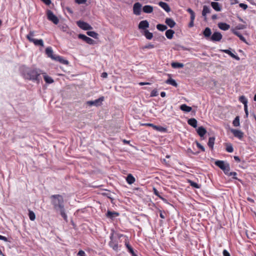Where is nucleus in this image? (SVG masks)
<instances>
[{
	"instance_id": "f257e3e1",
	"label": "nucleus",
	"mask_w": 256,
	"mask_h": 256,
	"mask_svg": "<svg viewBox=\"0 0 256 256\" xmlns=\"http://www.w3.org/2000/svg\"><path fill=\"white\" fill-rule=\"evenodd\" d=\"M50 198L54 209L56 211H60L61 216L67 222L68 216L65 212L64 200L62 196L60 194H54L50 196Z\"/></svg>"
},
{
	"instance_id": "f03ea898",
	"label": "nucleus",
	"mask_w": 256,
	"mask_h": 256,
	"mask_svg": "<svg viewBox=\"0 0 256 256\" xmlns=\"http://www.w3.org/2000/svg\"><path fill=\"white\" fill-rule=\"evenodd\" d=\"M22 74L25 79L36 80L41 74L40 70L34 68H26L22 70Z\"/></svg>"
},
{
	"instance_id": "7ed1b4c3",
	"label": "nucleus",
	"mask_w": 256,
	"mask_h": 256,
	"mask_svg": "<svg viewBox=\"0 0 256 256\" xmlns=\"http://www.w3.org/2000/svg\"><path fill=\"white\" fill-rule=\"evenodd\" d=\"M122 237H124L126 238V237L127 236L121 234H116V236H114V232H112L110 237V241L108 243L109 246L114 250L118 251L119 250L120 247L118 246V240L120 239Z\"/></svg>"
},
{
	"instance_id": "20e7f679",
	"label": "nucleus",
	"mask_w": 256,
	"mask_h": 256,
	"mask_svg": "<svg viewBox=\"0 0 256 256\" xmlns=\"http://www.w3.org/2000/svg\"><path fill=\"white\" fill-rule=\"evenodd\" d=\"M46 53L48 56L52 60L65 65L69 64L68 61L64 59L62 56L54 54L52 49H46Z\"/></svg>"
},
{
	"instance_id": "39448f33",
	"label": "nucleus",
	"mask_w": 256,
	"mask_h": 256,
	"mask_svg": "<svg viewBox=\"0 0 256 256\" xmlns=\"http://www.w3.org/2000/svg\"><path fill=\"white\" fill-rule=\"evenodd\" d=\"M34 31H30L29 34L26 36L27 38L30 42H33L34 45L36 46H43L44 42L42 40L40 39L37 40L34 38Z\"/></svg>"
},
{
	"instance_id": "423d86ee",
	"label": "nucleus",
	"mask_w": 256,
	"mask_h": 256,
	"mask_svg": "<svg viewBox=\"0 0 256 256\" xmlns=\"http://www.w3.org/2000/svg\"><path fill=\"white\" fill-rule=\"evenodd\" d=\"M214 164L222 170L226 174L230 170V164L223 160H218L215 162Z\"/></svg>"
},
{
	"instance_id": "0eeeda50",
	"label": "nucleus",
	"mask_w": 256,
	"mask_h": 256,
	"mask_svg": "<svg viewBox=\"0 0 256 256\" xmlns=\"http://www.w3.org/2000/svg\"><path fill=\"white\" fill-rule=\"evenodd\" d=\"M47 18L49 20L55 24H57L59 22L58 17L50 10L47 11Z\"/></svg>"
},
{
	"instance_id": "6e6552de",
	"label": "nucleus",
	"mask_w": 256,
	"mask_h": 256,
	"mask_svg": "<svg viewBox=\"0 0 256 256\" xmlns=\"http://www.w3.org/2000/svg\"><path fill=\"white\" fill-rule=\"evenodd\" d=\"M77 26L83 30H90L92 28V26L88 23L82 20H78L76 22Z\"/></svg>"
},
{
	"instance_id": "1a4fd4ad",
	"label": "nucleus",
	"mask_w": 256,
	"mask_h": 256,
	"mask_svg": "<svg viewBox=\"0 0 256 256\" xmlns=\"http://www.w3.org/2000/svg\"><path fill=\"white\" fill-rule=\"evenodd\" d=\"M104 100V97L101 96L98 99H96L94 101L90 100L86 102L88 106H100L102 104V102Z\"/></svg>"
},
{
	"instance_id": "9d476101",
	"label": "nucleus",
	"mask_w": 256,
	"mask_h": 256,
	"mask_svg": "<svg viewBox=\"0 0 256 256\" xmlns=\"http://www.w3.org/2000/svg\"><path fill=\"white\" fill-rule=\"evenodd\" d=\"M124 244L127 248L128 252L131 254L132 256H138L134 252L132 248L130 246L129 242V240L128 237H126V239L124 240Z\"/></svg>"
},
{
	"instance_id": "9b49d317",
	"label": "nucleus",
	"mask_w": 256,
	"mask_h": 256,
	"mask_svg": "<svg viewBox=\"0 0 256 256\" xmlns=\"http://www.w3.org/2000/svg\"><path fill=\"white\" fill-rule=\"evenodd\" d=\"M149 23L148 20H144L140 21L138 24V28L142 30V32L146 30V28L149 27Z\"/></svg>"
},
{
	"instance_id": "f8f14e48",
	"label": "nucleus",
	"mask_w": 256,
	"mask_h": 256,
	"mask_svg": "<svg viewBox=\"0 0 256 256\" xmlns=\"http://www.w3.org/2000/svg\"><path fill=\"white\" fill-rule=\"evenodd\" d=\"M142 10V5L139 2H136L134 4L133 6L134 14L136 16H139Z\"/></svg>"
},
{
	"instance_id": "ddd939ff",
	"label": "nucleus",
	"mask_w": 256,
	"mask_h": 256,
	"mask_svg": "<svg viewBox=\"0 0 256 256\" xmlns=\"http://www.w3.org/2000/svg\"><path fill=\"white\" fill-rule=\"evenodd\" d=\"M222 38V35L220 32H214L210 38V40L218 42Z\"/></svg>"
},
{
	"instance_id": "4468645a",
	"label": "nucleus",
	"mask_w": 256,
	"mask_h": 256,
	"mask_svg": "<svg viewBox=\"0 0 256 256\" xmlns=\"http://www.w3.org/2000/svg\"><path fill=\"white\" fill-rule=\"evenodd\" d=\"M230 131L235 137L238 138L240 140H242L244 137V133L240 130L232 129Z\"/></svg>"
},
{
	"instance_id": "2eb2a0df",
	"label": "nucleus",
	"mask_w": 256,
	"mask_h": 256,
	"mask_svg": "<svg viewBox=\"0 0 256 256\" xmlns=\"http://www.w3.org/2000/svg\"><path fill=\"white\" fill-rule=\"evenodd\" d=\"M78 38L89 44H92L94 42L92 39L83 34H79Z\"/></svg>"
},
{
	"instance_id": "dca6fc26",
	"label": "nucleus",
	"mask_w": 256,
	"mask_h": 256,
	"mask_svg": "<svg viewBox=\"0 0 256 256\" xmlns=\"http://www.w3.org/2000/svg\"><path fill=\"white\" fill-rule=\"evenodd\" d=\"M211 12L210 8L206 6H203V10L202 11V16L204 18V20H206L207 18H206V14H210Z\"/></svg>"
},
{
	"instance_id": "f3484780",
	"label": "nucleus",
	"mask_w": 256,
	"mask_h": 256,
	"mask_svg": "<svg viewBox=\"0 0 256 256\" xmlns=\"http://www.w3.org/2000/svg\"><path fill=\"white\" fill-rule=\"evenodd\" d=\"M203 34L206 40H210L211 37L212 32L209 28H206L203 31Z\"/></svg>"
},
{
	"instance_id": "a211bd4d",
	"label": "nucleus",
	"mask_w": 256,
	"mask_h": 256,
	"mask_svg": "<svg viewBox=\"0 0 256 256\" xmlns=\"http://www.w3.org/2000/svg\"><path fill=\"white\" fill-rule=\"evenodd\" d=\"M212 7L216 12H220L222 10L221 5L218 2H211Z\"/></svg>"
},
{
	"instance_id": "6ab92c4d",
	"label": "nucleus",
	"mask_w": 256,
	"mask_h": 256,
	"mask_svg": "<svg viewBox=\"0 0 256 256\" xmlns=\"http://www.w3.org/2000/svg\"><path fill=\"white\" fill-rule=\"evenodd\" d=\"M119 216V214L116 212H111L108 210L106 214V216L108 218L112 220L114 218Z\"/></svg>"
},
{
	"instance_id": "aec40b11",
	"label": "nucleus",
	"mask_w": 256,
	"mask_h": 256,
	"mask_svg": "<svg viewBox=\"0 0 256 256\" xmlns=\"http://www.w3.org/2000/svg\"><path fill=\"white\" fill-rule=\"evenodd\" d=\"M165 22L170 28H174L176 24V22L171 18H166Z\"/></svg>"
},
{
	"instance_id": "412c9836",
	"label": "nucleus",
	"mask_w": 256,
	"mask_h": 256,
	"mask_svg": "<svg viewBox=\"0 0 256 256\" xmlns=\"http://www.w3.org/2000/svg\"><path fill=\"white\" fill-rule=\"evenodd\" d=\"M218 28L223 30H228L230 28V26L224 22H220L218 24Z\"/></svg>"
},
{
	"instance_id": "4be33fe9",
	"label": "nucleus",
	"mask_w": 256,
	"mask_h": 256,
	"mask_svg": "<svg viewBox=\"0 0 256 256\" xmlns=\"http://www.w3.org/2000/svg\"><path fill=\"white\" fill-rule=\"evenodd\" d=\"M197 132L200 137H202L206 134V130L203 126H200L197 129Z\"/></svg>"
},
{
	"instance_id": "5701e85b",
	"label": "nucleus",
	"mask_w": 256,
	"mask_h": 256,
	"mask_svg": "<svg viewBox=\"0 0 256 256\" xmlns=\"http://www.w3.org/2000/svg\"><path fill=\"white\" fill-rule=\"evenodd\" d=\"M231 30L232 32L236 36H238L240 40L244 42H246L245 38L240 34V32L236 30V29H232Z\"/></svg>"
},
{
	"instance_id": "b1692460",
	"label": "nucleus",
	"mask_w": 256,
	"mask_h": 256,
	"mask_svg": "<svg viewBox=\"0 0 256 256\" xmlns=\"http://www.w3.org/2000/svg\"><path fill=\"white\" fill-rule=\"evenodd\" d=\"M142 10L145 13L150 14L152 12L153 8L150 5H146L142 8Z\"/></svg>"
},
{
	"instance_id": "393cba45",
	"label": "nucleus",
	"mask_w": 256,
	"mask_h": 256,
	"mask_svg": "<svg viewBox=\"0 0 256 256\" xmlns=\"http://www.w3.org/2000/svg\"><path fill=\"white\" fill-rule=\"evenodd\" d=\"M188 123L190 126L196 128L197 126V120L194 118H191L188 120Z\"/></svg>"
},
{
	"instance_id": "a878e982",
	"label": "nucleus",
	"mask_w": 256,
	"mask_h": 256,
	"mask_svg": "<svg viewBox=\"0 0 256 256\" xmlns=\"http://www.w3.org/2000/svg\"><path fill=\"white\" fill-rule=\"evenodd\" d=\"M180 109L184 112H188L192 110V108L186 104H182L180 106Z\"/></svg>"
},
{
	"instance_id": "bb28decb",
	"label": "nucleus",
	"mask_w": 256,
	"mask_h": 256,
	"mask_svg": "<svg viewBox=\"0 0 256 256\" xmlns=\"http://www.w3.org/2000/svg\"><path fill=\"white\" fill-rule=\"evenodd\" d=\"M166 84L172 86L174 87H177V86H178V84L176 83V80H174L172 78H168L166 81Z\"/></svg>"
},
{
	"instance_id": "cd10ccee",
	"label": "nucleus",
	"mask_w": 256,
	"mask_h": 256,
	"mask_svg": "<svg viewBox=\"0 0 256 256\" xmlns=\"http://www.w3.org/2000/svg\"><path fill=\"white\" fill-rule=\"evenodd\" d=\"M222 51L226 52V54H230L232 58H234V59L236 60H240L239 57L234 54V53H232L229 49H224L222 50Z\"/></svg>"
},
{
	"instance_id": "c85d7f7f",
	"label": "nucleus",
	"mask_w": 256,
	"mask_h": 256,
	"mask_svg": "<svg viewBox=\"0 0 256 256\" xmlns=\"http://www.w3.org/2000/svg\"><path fill=\"white\" fill-rule=\"evenodd\" d=\"M126 180L128 184H131L134 182L136 180L132 174H129L126 177Z\"/></svg>"
},
{
	"instance_id": "c756f323",
	"label": "nucleus",
	"mask_w": 256,
	"mask_h": 256,
	"mask_svg": "<svg viewBox=\"0 0 256 256\" xmlns=\"http://www.w3.org/2000/svg\"><path fill=\"white\" fill-rule=\"evenodd\" d=\"M142 33L148 40H151L153 37V34L147 30L142 32Z\"/></svg>"
},
{
	"instance_id": "7c9ffc66",
	"label": "nucleus",
	"mask_w": 256,
	"mask_h": 256,
	"mask_svg": "<svg viewBox=\"0 0 256 256\" xmlns=\"http://www.w3.org/2000/svg\"><path fill=\"white\" fill-rule=\"evenodd\" d=\"M161 8H163L167 12H168L171 10L168 4L162 2H161Z\"/></svg>"
},
{
	"instance_id": "2f4dec72",
	"label": "nucleus",
	"mask_w": 256,
	"mask_h": 256,
	"mask_svg": "<svg viewBox=\"0 0 256 256\" xmlns=\"http://www.w3.org/2000/svg\"><path fill=\"white\" fill-rule=\"evenodd\" d=\"M141 126H148L149 127H152L154 130H156L158 131H160V126H155L152 124H150V123L142 124Z\"/></svg>"
},
{
	"instance_id": "473e14b6",
	"label": "nucleus",
	"mask_w": 256,
	"mask_h": 256,
	"mask_svg": "<svg viewBox=\"0 0 256 256\" xmlns=\"http://www.w3.org/2000/svg\"><path fill=\"white\" fill-rule=\"evenodd\" d=\"M166 159H164L162 161L161 160V163L165 164L166 166H168L170 164V156L166 155Z\"/></svg>"
},
{
	"instance_id": "72a5a7b5",
	"label": "nucleus",
	"mask_w": 256,
	"mask_h": 256,
	"mask_svg": "<svg viewBox=\"0 0 256 256\" xmlns=\"http://www.w3.org/2000/svg\"><path fill=\"white\" fill-rule=\"evenodd\" d=\"M171 65L174 68H182L184 66L183 64L178 62H173L172 63Z\"/></svg>"
},
{
	"instance_id": "f704fd0d",
	"label": "nucleus",
	"mask_w": 256,
	"mask_h": 256,
	"mask_svg": "<svg viewBox=\"0 0 256 256\" xmlns=\"http://www.w3.org/2000/svg\"><path fill=\"white\" fill-rule=\"evenodd\" d=\"M174 32L172 30H168L166 32V36L168 39H172L173 37V35Z\"/></svg>"
},
{
	"instance_id": "c9c22d12",
	"label": "nucleus",
	"mask_w": 256,
	"mask_h": 256,
	"mask_svg": "<svg viewBox=\"0 0 256 256\" xmlns=\"http://www.w3.org/2000/svg\"><path fill=\"white\" fill-rule=\"evenodd\" d=\"M214 140L215 138L214 137H210L208 139V145L212 150L214 148Z\"/></svg>"
},
{
	"instance_id": "e433bc0d",
	"label": "nucleus",
	"mask_w": 256,
	"mask_h": 256,
	"mask_svg": "<svg viewBox=\"0 0 256 256\" xmlns=\"http://www.w3.org/2000/svg\"><path fill=\"white\" fill-rule=\"evenodd\" d=\"M86 34L88 36H91L93 38H98V34L96 32L94 31H88V32H87Z\"/></svg>"
},
{
	"instance_id": "4c0bfd02",
	"label": "nucleus",
	"mask_w": 256,
	"mask_h": 256,
	"mask_svg": "<svg viewBox=\"0 0 256 256\" xmlns=\"http://www.w3.org/2000/svg\"><path fill=\"white\" fill-rule=\"evenodd\" d=\"M44 78L45 82L48 84H52L54 82L53 79L51 77L46 75V74H44Z\"/></svg>"
},
{
	"instance_id": "58836bf2",
	"label": "nucleus",
	"mask_w": 256,
	"mask_h": 256,
	"mask_svg": "<svg viewBox=\"0 0 256 256\" xmlns=\"http://www.w3.org/2000/svg\"><path fill=\"white\" fill-rule=\"evenodd\" d=\"M239 100L242 103L244 104V106H248V100L244 96H240L239 98Z\"/></svg>"
},
{
	"instance_id": "ea45409f",
	"label": "nucleus",
	"mask_w": 256,
	"mask_h": 256,
	"mask_svg": "<svg viewBox=\"0 0 256 256\" xmlns=\"http://www.w3.org/2000/svg\"><path fill=\"white\" fill-rule=\"evenodd\" d=\"M226 150L228 152H232L234 151V148L231 144H227L226 145Z\"/></svg>"
},
{
	"instance_id": "a19ab883",
	"label": "nucleus",
	"mask_w": 256,
	"mask_h": 256,
	"mask_svg": "<svg viewBox=\"0 0 256 256\" xmlns=\"http://www.w3.org/2000/svg\"><path fill=\"white\" fill-rule=\"evenodd\" d=\"M28 216L31 220H34L36 218V216L34 213L32 211L30 210H29L28 212Z\"/></svg>"
},
{
	"instance_id": "79ce46f5",
	"label": "nucleus",
	"mask_w": 256,
	"mask_h": 256,
	"mask_svg": "<svg viewBox=\"0 0 256 256\" xmlns=\"http://www.w3.org/2000/svg\"><path fill=\"white\" fill-rule=\"evenodd\" d=\"M232 124L234 126H240V119L238 116H236L232 122Z\"/></svg>"
},
{
	"instance_id": "37998d69",
	"label": "nucleus",
	"mask_w": 256,
	"mask_h": 256,
	"mask_svg": "<svg viewBox=\"0 0 256 256\" xmlns=\"http://www.w3.org/2000/svg\"><path fill=\"white\" fill-rule=\"evenodd\" d=\"M226 175L228 176H233V178L235 180H238V178L236 176L237 175V174L236 172H230V171L228 172V174H226Z\"/></svg>"
},
{
	"instance_id": "c03bdc74",
	"label": "nucleus",
	"mask_w": 256,
	"mask_h": 256,
	"mask_svg": "<svg viewBox=\"0 0 256 256\" xmlns=\"http://www.w3.org/2000/svg\"><path fill=\"white\" fill-rule=\"evenodd\" d=\"M246 28V26L242 24H238L234 29H236V30H243Z\"/></svg>"
},
{
	"instance_id": "a18cd8bd",
	"label": "nucleus",
	"mask_w": 256,
	"mask_h": 256,
	"mask_svg": "<svg viewBox=\"0 0 256 256\" xmlns=\"http://www.w3.org/2000/svg\"><path fill=\"white\" fill-rule=\"evenodd\" d=\"M190 186L196 188H199L198 184L194 182L190 181Z\"/></svg>"
},
{
	"instance_id": "49530a36",
	"label": "nucleus",
	"mask_w": 256,
	"mask_h": 256,
	"mask_svg": "<svg viewBox=\"0 0 256 256\" xmlns=\"http://www.w3.org/2000/svg\"><path fill=\"white\" fill-rule=\"evenodd\" d=\"M75 2L78 4H84L86 2V0H75Z\"/></svg>"
},
{
	"instance_id": "de8ad7c7",
	"label": "nucleus",
	"mask_w": 256,
	"mask_h": 256,
	"mask_svg": "<svg viewBox=\"0 0 256 256\" xmlns=\"http://www.w3.org/2000/svg\"><path fill=\"white\" fill-rule=\"evenodd\" d=\"M78 255L79 256H86V254L85 252L82 250H80L78 253Z\"/></svg>"
},
{
	"instance_id": "09e8293b",
	"label": "nucleus",
	"mask_w": 256,
	"mask_h": 256,
	"mask_svg": "<svg viewBox=\"0 0 256 256\" xmlns=\"http://www.w3.org/2000/svg\"><path fill=\"white\" fill-rule=\"evenodd\" d=\"M239 6L244 10L248 8V6L246 4L243 3L240 4Z\"/></svg>"
},
{
	"instance_id": "8fccbe9b",
	"label": "nucleus",
	"mask_w": 256,
	"mask_h": 256,
	"mask_svg": "<svg viewBox=\"0 0 256 256\" xmlns=\"http://www.w3.org/2000/svg\"><path fill=\"white\" fill-rule=\"evenodd\" d=\"M196 146H197L200 148L202 152H204L205 151V148H204L201 145L200 143L198 142H196Z\"/></svg>"
},
{
	"instance_id": "3c124183",
	"label": "nucleus",
	"mask_w": 256,
	"mask_h": 256,
	"mask_svg": "<svg viewBox=\"0 0 256 256\" xmlns=\"http://www.w3.org/2000/svg\"><path fill=\"white\" fill-rule=\"evenodd\" d=\"M158 94V92L155 90H152L150 93L151 96H157Z\"/></svg>"
},
{
	"instance_id": "603ef678",
	"label": "nucleus",
	"mask_w": 256,
	"mask_h": 256,
	"mask_svg": "<svg viewBox=\"0 0 256 256\" xmlns=\"http://www.w3.org/2000/svg\"><path fill=\"white\" fill-rule=\"evenodd\" d=\"M153 191L156 195L160 198V194L155 188H153Z\"/></svg>"
},
{
	"instance_id": "864d4df0",
	"label": "nucleus",
	"mask_w": 256,
	"mask_h": 256,
	"mask_svg": "<svg viewBox=\"0 0 256 256\" xmlns=\"http://www.w3.org/2000/svg\"><path fill=\"white\" fill-rule=\"evenodd\" d=\"M244 112H245V114H246V118L248 117V106H244Z\"/></svg>"
},
{
	"instance_id": "5fc2aeb1",
	"label": "nucleus",
	"mask_w": 256,
	"mask_h": 256,
	"mask_svg": "<svg viewBox=\"0 0 256 256\" xmlns=\"http://www.w3.org/2000/svg\"><path fill=\"white\" fill-rule=\"evenodd\" d=\"M46 5H50L51 4V0H41Z\"/></svg>"
},
{
	"instance_id": "6e6d98bb",
	"label": "nucleus",
	"mask_w": 256,
	"mask_h": 256,
	"mask_svg": "<svg viewBox=\"0 0 256 256\" xmlns=\"http://www.w3.org/2000/svg\"><path fill=\"white\" fill-rule=\"evenodd\" d=\"M222 253L224 256H230V253L226 250H224Z\"/></svg>"
},
{
	"instance_id": "4d7b16f0",
	"label": "nucleus",
	"mask_w": 256,
	"mask_h": 256,
	"mask_svg": "<svg viewBox=\"0 0 256 256\" xmlns=\"http://www.w3.org/2000/svg\"><path fill=\"white\" fill-rule=\"evenodd\" d=\"M0 240H4V242H8V241L7 238H6V236H2V235H0Z\"/></svg>"
},
{
	"instance_id": "13d9d810",
	"label": "nucleus",
	"mask_w": 256,
	"mask_h": 256,
	"mask_svg": "<svg viewBox=\"0 0 256 256\" xmlns=\"http://www.w3.org/2000/svg\"><path fill=\"white\" fill-rule=\"evenodd\" d=\"M167 29L166 26L161 24V31H164Z\"/></svg>"
},
{
	"instance_id": "bf43d9fd",
	"label": "nucleus",
	"mask_w": 256,
	"mask_h": 256,
	"mask_svg": "<svg viewBox=\"0 0 256 256\" xmlns=\"http://www.w3.org/2000/svg\"><path fill=\"white\" fill-rule=\"evenodd\" d=\"M234 160L236 162H240V158L238 156H234Z\"/></svg>"
},
{
	"instance_id": "052dcab7",
	"label": "nucleus",
	"mask_w": 256,
	"mask_h": 256,
	"mask_svg": "<svg viewBox=\"0 0 256 256\" xmlns=\"http://www.w3.org/2000/svg\"><path fill=\"white\" fill-rule=\"evenodd\" d=\"M101 76L103 78H106L108 76V74L106 72H104L102 74Z\"/></svg>"
},
{
	"instance_id": "680f3d73",
	"label": "nucleus",
	"mask_w": 256,
	"mask_h": 256,
	"mask_svg": "<svg viewBox=\"0 0 256 256\" xmlns=\"http://www.w3.org/2000/svg\"><path fill=\"white\" fill-rule=\"evenodd\" d=\"M190 20L194 21L195 18V13L190 14Z\"/></svg>"
},
{
	"instance_id": "e2e57ef3",
	"label": "nucleus",
	"mask_w": 256,
	"mask_h": 256,
	"mask_svg": "<svg viewBox=\"0 0 256 256\" xmlns=\"http://www.w3.org/2000/svg\"><path fill=\"white\" fill-rule=\"evenodd\" d=\"M187 12H188L190 14L194 13V12L190 8H188L187 10Z\"/></svg>"
},
{
	"instance_id": "0e129e2a",
	"label": "nucleus",
	"mask_w": 256,
	"mask_h": 256,
	"mask_svg": "<svg viewBox=\"0 0 256 256\" xmlns=\"http://www.w3.org/2000/svg\"><path fill=\"white\" fill-rule=\"evenodd\" d=\"M194 21H193V20H192H192H190V23H189V24H188V26H189V27L191 28V27H192V26H194Z\"/></svg>"
},
{
	"instance_id": "69168bd1",
	"label": "nucleus",
	"mask_w": 256,
	"mask_h": 256,
	"mask_svg": "<svg viewBox=\"0 0 256 256\" xmlns=\"http://www.w3.org/2000/svg\"><path fill=\"white\" fill-rule=\"evenodd\" d=\"M218 16H217V15L216 14H213L212 16V18L213 20H216Z\"/></svg>"
},
{
	"instance_id": "338daca9",
	"label": "nucleus",
	"mask_w": 256,
	"mask_h": 256,
	"mask_svg": "<svg viewBox=\"0 0 256 256\" xmlns=\"http://www.w3.org/2000/svg\"><path fill=\"white\" fill-rule=\"evenodd\" d=\"M150 84V83H148V82L145 83V82H140L139 83V84L140 86H144V85H145V84Z\"/></svg>"
},
{
	"instance_id": "774afa93",
	"label": "nucleus",
	"mask_w": 256,
	"mask_h": 256,
	"mask_svg": "<svg viewBox=\"0 0 256 256\" xmlns=\"http://www.w3.org/2000/svg\"><path fill=\"white\" fill-rule=\"evenodd\" d=\"M166 94L165 92H161V97L164 98L166 96Z\"/></svg>"
}]
</instances>
